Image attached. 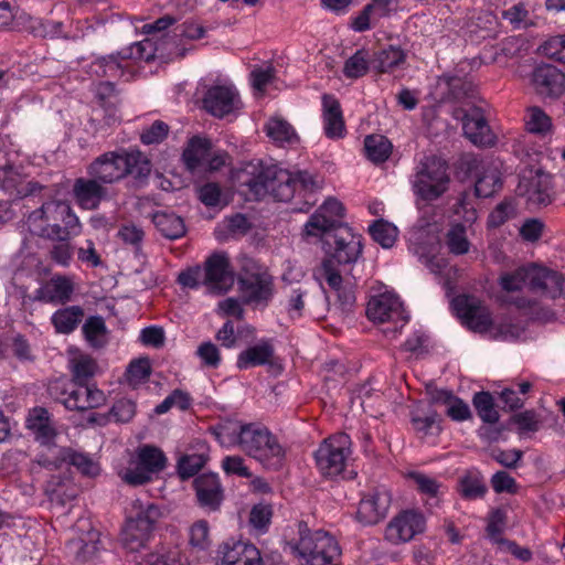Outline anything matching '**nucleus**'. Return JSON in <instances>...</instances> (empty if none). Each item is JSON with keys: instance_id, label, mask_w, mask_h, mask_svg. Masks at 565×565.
<instances>
[{"instance_id": "1", "label": "nucleus", "mask_w": 565, "mask_h": 565, "mask_svg": "<svg viewBox=\"0 0 565 565\" xmlns=\"http://www.w3.org/2000/svg\"><path fill=\"white\" fill-rule=\"evenodd\" d=\"M245 184L257 200L269 194L277 201H289L296 191L313 193L320 189L321 180L306 170L290 172L270 164L263 167Z\"/></svg>"}, {"instance_id": "2", "label": "nucleus", "mask_w": 565, "mask_h": 565, "mask_svg": "<svg viewBox=\"0 0 565 565\" xmlns=\"http://www.w3.org/2000/svg\"><path fill=\"white\" fill-rule=\"evenodd\" d=\"M31 231L47 239H72L82 233V224L65 201H49L28 218Z\"/></svg>"}, {"instance_id": "3", "label": "nucleus", "mask_w": 565, "mask_h": 565, "mask_svg": "<svg viewBox=\"0 0 565 565\" xmlns=\"http://www.w3.org/2000/svg\"><path fill=\"white\" fill-rule=\"evenodd\" d=\"M149 173L150 162L139 150L108 151L87 167V174L95 177L104 185L118 182L129 174L145 178Z\"/></svg>"}, {"instance_id": "4", "label": "nucleus", "mask_w": 565, "mask_h": 565, "mask_svg": "<svg viewBox=\"0 0 565 565\" xmlns=\"http://www.w3.org/2000/svg\"><path fill=\"white\" fill-rule=\"evenodd\" d=\"M298 540L287 542L290 553L307 565H339L341 548L329 533L311 531L305 522L298 523Z\"/></svg>"}, {"instance_id": "5", "label": "nucleus", "mask_w": 565, "mask_h": 565, "mask_svg": "<svg viewBox=\"0 0 565 565\" xmlns=\"http://www.w3.org/2000/svg\"><path fill=\"white\" fill-rule=\"evenodd\" d=\"M241 450L258 461L264 468L279 470L286 459V449L278 438L264 425L248 423L243 431Z\"/></svg>"}, {"instance_id": "6", "label": "nucleus", "mask_w": 565, "mask_h": 565, "mask_svg": "<svg viewBox=\"0 0 565 565\" xmlns=\"http://www.w3.org/2000/svg\"><path fill=\"white\" fill-rule=\"evenodd\" d=\"M412 189L424 201H435L449 188L450 177L447 162L437 156H425L415 167Z\"/></svg>"}, {"instance_id": "7", "label": "nucleus", "mask_w": 565, "mask_h": 565, "mask_svg": "<svg viewBox=\"0 0 565 565\" xmlns=\"http://www.w3.org/2000/svg\"><path fill=\"white\" fill-rule=\"evenodd\" d=\"M52 398L63 404L68 411H87L97 408L106 403L104 392L95 385L55 380L49 385Z\"/></svg>"}, {"instance_id": "8", "label": "nucleus", "mask_w": 565, "mask_h": 565, "mask_svg": "<svg viewBox=\"0 0 565 565\" xmlns=\"http://www.w3.org/2000/svg\"><path fill=\"white\" fill-rule=\"evenodd\" d=\"M351 438L339 433L324 439L315 451L316 466L326 478H335L345 472L351 459Z\"/></svg>"}, {"instance_id": "9", "label": "nucleus", "mask_w": 565, "mask_h": 565, "mask_svg": "<svg viewBox=\"0 0 565 565\" xmlns=\"http://www.w3.org/2000/svg\"><path fill=\"white\" fill-rule=\"evenodd\" d=\"M167 466L163 451L153 445H142L136 450L129 466L122 468L118 475L129 486H142L152 480V476L161 472Z\"/></svg>"}, {"instance_id": "10", "label": "nucleus", "mask_w": 565, "mask_h": 565, "mask_svg": "<svg viewBox=\"0 0 565 565\" xmlns=\"http://www.w3.org/2000/svg\"><path fill=\"white\" fill-rule=\"evenodd\" d=\"M320 237L328 246L323 260H330L331 267L354 264L362 254L361 236L354 234L347 225H340Z\"/></svg>"}, {"instance_id": "11", "label": "nucleus", "mask_w": 565, "mask_h": 565, "mask_svg": "<svg viewBox=\"0 0 565 565\" xmlns=\"http://www.w3.org/2000/svg\"><path fill=\"white\" fill-rule=\"evenodd\" d=\"M366 316L374 322H392L394 327L385 329L386 334H395L408 321L399 298L392 292L373 296L367 302Z\"/></svg>"}, {"instance_id": "12", "label": "nucleus", "mask_w": 565, "mask_h": 565, "mask_svg": "<svg viewBox=\"0 0 565 565\" xmlns=\"http://www.w3.org/2000/svg\"><path fill=\"white\" fill-rule=\"evenodd\" d=\"M160 515V510L154 504H148L135 516H130L121 533L124 546L130 552H137L145 546Z\"/></svg>"}, {"instance_id": "13", "label": "nucleus", "mask_w": 565, "mask_h": 565, "mask_svg": "<svg viewBox=\"0 0 565 565\" xmlns=\"http://www.w3.org/2000/svg\"><path fill=\"white\" fill-rule=\"evenodd\" d=\"M238 290L243 303L265 308L274 296V279L265 269L245 273L238 278Z\"/></svg>"}, {"instance_id": "14", "label": "nucleus", "mask_w": 565, "mask_h": 565, "mask_svg": "<svg viewBox=\"0 0 565 565\" xmlns=\"http://www.w3.org/2000/svg\"><path fill=\"white\" fill-rule=\"evenodd\" d=\"M36 462L47 470H57L64 465L73 466L87 477H95L100 471L99 465L88 454L70 447L60 448L54 456L39 455Z\"/></svg>"}, {"instance_id": "15", "label": "nucleus", "mask_w": 565, "mask_h": 565, "mask_svg": "<svg viewBox=\"0 0 565 565\" xmlns=\"http://www.w3.org/2000/svg\"><path fill=\"white\" fill-rule=\"evenodd\" d=\"M426 529L424 514L416 510H405L395 515L386 525L385 540L394 545L407 543Z\"/></svg>"}, {"instance_id": "16", "label": "nucleus", "mask_w": 565, "mask_h": 565, "mask_svg": "<svg viewBox=\"0 0 565 565\" xmlns=\"http://www.w3.org/2000/svg\"><path fill=\"white\" fill-rule=\"evenodd\" d=\"M391 502L392 495L386 488H375L361 498L355 519L362 525H374L386 516Z\"/></svg>"}, {"instance_id": "17", "label": "nucleus", "mask_w": 565, "mask_h": 565, "mask_svg": "<svg viewBox=\"0 0 565 565\" xmlns=\"http://www.w3.org/2000/svg\"><path fill=\"white\" fill-rule=\"evenodd\" d=\"M516 191L531 206H546L552 202V177L541 170L530 171L521 178Z\"/></svg>"}, {"instance_id": "18", "label": "nucleus", "mask_w": 565, "mask_h": 565, "mask_svg": "<svg viewBox=\"0 0 565 565\" xmlns=\"http://www.w3.org/2000/svg\"><path fill=\"white\" fill-rule=\"evenodd\" d=\"M203 108L214 117L223 118L241 108L238 92L232 85L210 87L202 99Z\"/></svg>"}, {"instance_id": "19", "label": "nucleus", "mask_w": 565, "mask_h": 565, "mask_svg": "<svg viewBox=\"0 0 565 565\" xmlns=\"http://www.w3.org/2000/svg\"><path fill=\"white\" fill-rule=\"evenodd\" d=\"M182 158L190 171L205 168L217 169L224 164V156L213 153L211 141L199 136L189 140Z\"/></svg>"}, {"instance_id": "20", "label": "nucleus", "mask_w": 565, "mask_h": 565, "mask_svg": "<svg viewBox=\"0 0 565 565\" xmlns=\"http://www.w3.org/2000/svg\"><path fill=\"white\" fill-rule=\"evenodd\" d=\"M454 309L462 322L476 332H486L491 326V317L487 307L471 296H458L452 301Z\"/></svg>"}, {"instance_id": "21", "label": "nucleus", "mask_w": 565, "mask_h": 565, "mask_svg": "<svg viewBox=\"0 0 565 565\" xmlns=\"http://www.w3.org/2000/svg\"><path fill=\"white\" fill-rule=\"evenodd\" d=\"M343 205L337 199H328L326 202L310 216L305 224V233L308 236H320L327 232L334 231L343 217Z\"/></svg>"}, {"instance_id": "22", "label": "nucleus", "mask_w": 565, "mask_h": 565, "mask_svg": "<svg viewBox=\"0 0 565 565\" xmlns=\"http://www.w3.org/2000/svg\"><path fill=\"white\" fill-rule=\"evenodd\" d=\"M216 558L221 565H265L259 550L245 541L223 542L217 548Z\"/></svg>"}, {"instance_id": "23", "label": "nucleus", "mask_w": 565, "mask_h": 565, "mask_svg": "<svg viewBox=\"0 0 565 565\" xmlns=\"http://www.w3.org/2000/svg\"><path fill=\"white\" fill-rule=\"evenodd\" d=\"M146 45L150 46L151 42L149 40L137 42L129 49V53L122 51L117 54L99 57L92 66L94 73L98 76L110 78L121 76L129 58L134 56L145 60L150 58L151 54L143 56Z\"/></svg>"}, {"instance_id": "24", "label": "nucleus", "mask_w": 565, "mask_h": 565, "mask_svg": "<svg viewBox=\"0 0 565 565\" xmlns=\"http://www.w3.org/2000/svg\"><path fill=\"white\" fill-rule=\"evenodd\" d=\"M26 428L31 431L34 440L41 446L55 447L60 430L52 414L44 407H34L29 411Z\"/></svg>"}, {"instance_id": "25", "label": "nucleus", "mask_w": 565, "mask_h": 565, "mask_svg": "<svg viewBox=\"0 0 565 565\" xmlns=\"http://www.w3.org/2000/svg\"><path fill=\"white\" fill-rule=\"evenodd\" d=\"M206 286L218 292L226 291L234 282V276L230 268L226 254H212L203 268Z\"/></svg>"}, {"instance_id": "26", "label": "nucleus", "mask_w": 565, "mask_h": 565, "mask_svg": "<svg viewBox=\"0 0 565 565\" xmlns=\"http://www.w3.org/2000/svg\"><path fill=\"white\" fill-rule=\"evenodd\" d=\"M535 92L543 97H558L565 92V74L556 66L541 64L532 73Z\"/></svg>"}, {"instance_id": "27", "label": "nucleus", "mask_w": 565, "mask_h": 565, "mask_svg": "<svg viewBox=\"0 0 565 565\" xmlns=\"http://www.w3.org/2000/svg\"><path fill=\"white\" fill-rule=\"evenodd\" d=\"M318 273L335 292L340 308L350 311L355 303L354 284L343 280L337 267H331L330 260H322Z\"/></svg>"}, {"instance_id": "28", "label": "nucleus", "mask_w": 565, "mask_h": 565, "mask_svg": "<svg viewBox=\"0 0 565 565\" xmlns=\"http://www.w3.org/2000/svg\"><path fill=\"white\" fill-rule=\"evenodd\" d=\"M72 192L75 202L84 210H95L108 199L107 186L95 177L76 179Z\"/></svg>"}, {"instance_id": "29", "label": "nucleus", "mask_w": 565, "mask_h": 565, "mask_svg": "<svg viewBox=\"0 0 565 565\" xmlns=\"http://www.w3.org/2000/svg\"><path fill=\"white\" fill-rule=\"evenodd\" d=\"M563 275L544 267L530 266V289L542 297L555 299L564 291Z\"/></svg>"}, {"instance_id": "30", "label": "nucleus", "mask_w": 565, "mask_h": 565, "mask_svg": "<svg viewBox=\"0 0 565 565\" xmlns=\"http://www.w3.org/2000/svg\"><path fill=\"white\" fill-rule=\"evenodd\" d=\"M462 129L465 136L478 147H491L495 143V136L479 108H472L465 114Z\"/></svg>"}, {"instance_id": "31", "label": "nucleus", "mask_w": 565, "mask_h": 565, "mask_svg": "<svg viewBox=\"0 0 565 565\" xmlns=\"http://www.w3.org/2000/svg\"><path fill=\"white\" fill-rule=\"evenodd\" d=\"M194 488L199 504L210 511L218 510L224 494L218 476L215 473H203L195 478Z\"/></svg>"}, {"instance_id": "32", "label": "nucleus", "mask_w": 565, "mask_h": 565, "mask_svg": "<svg viewBox=\"0 0 565 565\" xmlns=\"http://www.w3.org/2000/svg\"><path fill=\"white\" fill-rule=\"evenodd\" d=\"M322 119L324 134L330 139H340L345 135V125L339 100L324 94L322 96Z\"/></svg>"}, {"instance_id": "33", "label": "nucleus", "mask_w": 565, "mask_h": 565, "mask_svg": "<svg viewBox=\"0 0 565 565\" xmlns=\"http://www.w3.org/2000/svg\"><path fill=\"white\" fill-rule=\"evenodd\" d=\"M74 292V282L66 276H54L36 291V299L53 305L68 302Z\"/></svg>"}, {"instance_id": "34", "label": "nucleus", "mask_w": 565, "mask_h": 565, "mask_svg": "<svg viewBox=\"0 0 565 565\" xmlns=\"http://www.w3.org/2000/svg\"><path fill=\"white\" fill-rule=\"evenodd\" d=\"M275 348L271 339H262L255 345L243 350L236 360L239 370H248L255 366L265 365L271 362Z\"/></svg>"}, {"instance_id": "35", "label": "nucleus", "mask_w": 565, "mask_h": 565, "mask_svg": "<svg viewBox=\"0 0 565 565\" xmlns=\"http://www.w3.org/2000/svg\"><path fill=\"white\" fill-rule=\"evenodd\" d=\"M501 186V163L495 160L482 163L475 184L476 195L479 198L492 196Z\"/></svg>"}, {"instance_id": "36", "label": "nucleus", "mask_w": 565, "mask_h": 565, "mask_svg": "<svg viewBox=\"0 0 565 565\" xmlns=\"http://www.w3.org/2000/svg\"><path fill=\"white\" fill-rule=\"evenodd\" d=\"M45 494L52 503L65 505L78 494V488L70 477L52 476L45 486Z\"/></svg>"}, {"instance_id": "37", "label": "nucleus", "mask_w": 565, "mask_h": 565, "mask_svg": "<svg viewBox=\"0 0 565 565\" xmlns=\"http://www.w3.org/2000/svg\"><path fill=\"white\" fill-rule=\"evenodd\" d=\"M438 86L447 90L449 100L460 102L475 94V84L467 76L444 74L438 78Z\"/></svg>"}, {"instance_id": "38", "label": "nucleus", "mask_w": 565, "mask_h": 565, "mask_svg": "<svg viewBox=\"0 0 565 565\" xmlns=\"http://www.w3.org/2000/svg\"><path fill=\"white\" fill-rule=\"evenodd\" d=\"M152 222L162 236L169 239H178L186 232L183 218L172 212L158 211L152 215Z\"/></svg>"}, {"instance_id": "39", "label": "nucleus", "mask_w": 565, "mask_h": 565, "mask_svg": "<svg viewBox=\"0 0 565 565\" xmlns=\"http://www.w3.org/2000/svg\"><path fill=\"white\" fill-rule=\"evenodd\" d=\"M83 318L84 310L81 306H70L56 310L51 317V322L57 333L68 334L78 327Z\"/></svg>"}, {"instance_id": "40", "label": "nucleus", "mask_w": 565, "mask_h": 565, "mask_svg": "<svg viewBox=\"0 0 565 565\" xmlns=\"http://www.w3.org/2000/svg\"><path fill=\"white\" fill-rule=\"evenodd\" d=\"M247 424L237 420H224L212 428V434L223 447L237 446L241 449L243 431Z\"/></svg>"}, {"instance_id": "41", "label": "nucleus", "mask_w": 565, "mask_h": 565, "mask_svg": "<svg viewBox=\"0 0 565 565\" xmlns=\"http://www.w3.org/2000/svg\"><path fill=\"white\" fill-rule=\"evenodd\" d=\"M267 136L277 145H294L298 141L295 128L281 117H273L265 125Z\"/></svg>"}, {"instance_id": "42", "label": "nucleus", "mask_w": 565, "mask_h": 565, "mask_svg": "<svg viewBox=\"0 0 565 565\" xmlns=\"http://www.w3.org/2000/svg\"><path fill=\"white\" fill-rule=\"evenodd\" d=\"M435 399L447 405L446 413L452 420L462 422L471 416L468 404L454 396L450 391H438Z\"/></svg>"}, {"instance_id": "43", "label": "nucleus", "mask_w": 565, "mask_h": 565, "mask_svg": "<svg viewBox=\"0 0 565 565\" xmlns=\"http://www.w3.org/2000/svg\"><path fill=\"white\" fill-rule=\"evenodd\" d=\"M364 149L371 161L381 163L388 159L392 152V143L385 136L370 135L364 140Z\"/></svg>"}, {"instance_id": "44", "label": "nucleus", "mask_w": 565, "mask_h": 565, "mask_svg": "<svg viewBox=\"0 0 565 565\" xmlns=\"http://www.w3.org/2000/svg\"><path fill=\"white\" fill-rule=\"evenodd\" d=\"M405 61L404 51L395 45H388L379 51L373 58V66L381 73H386Z\"/></svg>"}, {"instance_id": "45", "label": "nucleus", "mask_w": 565, "mask_h": 565, "mask_svg": "<svg viewBox=\"0 0 565 565\" xmlns=\"http://www.w3.org/2000/svg\"><path fill=\"white\" fill-rule=\"evenodd\" d=\"M97 370V363L92 356L81 354L71 361L73 376L71 382L88 384V381L95 376Z\"/></svg>"}, {"instance_id": "46", "label": "nucleus", "mask_w": 565, "mask_h": 565, "mask_svg": "<svg viewBox=\"0 0 565 565\" xmlns=\"http://www.w3.org/2000/svg\"><path fill=\"white\" fill-rule=\"evenodd\" d=\"M370 233L375 242L384 248H391L398 236L397 227L384 220H377L370 226Z\"/></svg>"}, {"instance_id": "47", "label": "nucleus", "mask_w": 565, "mask_h": 565, "mask_svg": "<svg viewBox=\"0 0 565 565\" xmlns=\"http://www.w3.org/2000/svg\"><path fill=\"white\" fill-rule=\"evenodd\" d=\"M446 245L454 255H463L469 252L470 242L467 237L466 226L454 224L446 234Z\"/></svg>"}, {"instance_id": "48", "label": "nucleus", "mask_w": 565, "mask_h": 565, "mask_svg": "<svg viewBox=\"0 0 565 565\" xmlns=\"http://www.w3.org/2000/svg\"><path fill=\"white\" fill-rule=\"evenodd\" d=\"M83 333L89 344L94 348H100L105 344L106 340V324L102 317L92 316L89 317L83 328Z\"/></svg>"}, {"instance_id": "49", "label": "nucleus", "mask_w": 565, "mask_h": 565, "mask_svg": "<svg viewBox=\"0 0 565 565\" xmlns=\"http://www.w3.org/2000/svg\"><path fill=\"white\" fill-rule=\"evenodd\" d=\"M524 121L526 130L531 134L545 135L552 128V119L540 107L529 108Z\"/></svg>"}, {"instance_id": "50", "label": "nucleus", "mask_w": 565, "mask_h": 565, "mask_svg": "<svg viewBox=\"0 0 565 565\" xmlns=\"http://www.w3.org/2000/svg\"><path fill=\"white\" fill-rule=\"evenodd\" d=\"M472 403L484 423L494 424L499 420V413L494 408L493 397L489 392L476 393Z\"/></svg>"}, {"instance_id": "51", "label": "nucleus", "mask_w": 565, "mask_h": 565, "mask_svg": "<svg viewBox=\"0 0 565 565\" xmlns=\"http://www.w3.org/2000/svg\"><path fill=\"white\" fill-rule=\"evenodd\" d=\"M500 286L509 294L520 291L524 286L530 287V266L503 274L500 277Z\"/></svg>"}, {"instance_id": "52", "label": "nucleus", "mask_w": 565, "mask_h": 565, "mask_svg": "<svg viewBox=\"0 0 565 565\" xmlns=\"http://www.w3.org/2000/svg\"><path fill=\"white\" fill-rule=\"evenodd\" d=\"M412 424L415 431L422 439L438 436L441 430L437 420V414L435 412H431L425 416L413 414Z\"/></svg>"}, {"instance_id": "53", "label": "nucleus", "mask_w": 565, "mask_h": 565, "mask_svg": "<svg viewBox=\"0 0 565 565\" xmlns=\"http://www.w3.org/2000/svg\"><path fill=\"white\" fill-rule=\"evenodd\" d=\"M369 54L364 50H358L349 57L343 66V74L348 78H359L369 71Z\"/></svg>"}, {"instance_id": "54", "label": "nucleus", "mask_w": 565, "mask_h": 565, "mask_svg": "<svg viewBox=\"0 0 565 565\" xmlns=\"http://www.w3.org/2000/svg\"><path fill=\"white\" fill-rule=\"evenodd\" d=\"M151 374V365L148 359H138L127 367L126 379L130 386L137 387L141 383L146 382Z\"/></svg>"}, {"instance_id": "55", "label": "nucleus", "mask_w": 565, "mask_h": 565, "mask_svg": "<svg viewBox=\"0 0 565 565\" xmlns=\"http://www.w3.org/2000/svg\"><path fill=\"white\" fill-rule=\"evenodd\" d=\"M459 486L461 495L469 500L481 498L487 492L482 478L477 473L463 476Z\"/></svg>"}, {"instance_id": "56", "label": "nucleus", "mask_w": 565, "mask_h": 565, "mask_svg": "<svg viewBox=\"0 0 565 565\" xmlns=\"http://www.w3.org/2000/svg\"><path fill=\"white\" fill-rule=\"evenodd\" d=\"M189 543L198 551H205L210 546V527L206 521L199 520L192 524L189 531Z\"/></svg>"}, {"instance_id": "57", "label": "nucleus", "mask_w": 565, "mask_h": 565, "mask_svg": "<svg viewBox=\"0 0 565 565\" xmlns=\"http://www.w3.org/2000/svg\"><path fill=\"white\" fill-rule=\"evenodd\" d=\"M539 50L544 56L565 64V34L548 38Z\"/></svg>"}, {"instance_id": "58", "label": "nucleus", "mask_w": 565, "mask_h": 565, "mask_svg": "<svg viewBox=\"0 0 565 565\" xmlns=\"http://www.w3.org/2000/svg\"><path fill=\"white\" fill-rule=\"evenodd\" d=\"M206 458L201 454L183 455L178 461V473L182 479L193 477L205 465Z\"/></svg>"}, {"instance_id": "59", "label": "nucleus", "mask_w": 565, "mask_h": 565, "mask_svg": "<svg viewBox=\"0 0 565 565\" xmlns=\"http://www.w3.org/2000/svg\"><path fill=\"white\" fill-rule=\"evenodd\" d=\"M70 548L75 550V559L79 563L93 561L99 552L98 541L95 539V534L90 536L89 542L82 540L72 542Z\"/></svg>"}, {"instance_id": "60", "label": "nucleus", "mask_w": 565, "mask_h": 565, "mask_svg": "<svg viewBox=\"0 0 565 565\" xmlns=\"http://www.w3.org/2000/svg\"><path fill=\"white\" fill-rule=\"evenodd\" d=\"M196 355L206 367L216 369L222 362L220 349L211 341L202 342L196 349Z\"/></svg>"}, {"instance_id": "61", "label": "nucleus", "mask_w": 565, "mask_h": 565, "mask_svg": "<svg viewBox=\"0 0 565 565\" xmlns=\"http://www.w3.org/2000/svg\"><path fill=\"white\" fill-rule=\"evenodd\" d=\"M54 241L56 243L50 250L52 260L63 267L70 266L74 254L70 239L55 238Z\"/></svg>"}, {"instance_id": "62", "label": "nucleus", "mask_w": 565, "mask_h": 565, "mask_svg": "<svg viewBox=\"0 0 565 565\" xmlns=\"http://www.w3.org/2000/svg\"><path fill=\"white\" fill-rule=\"evenodd\" d=\"M169 132V126L161 121L156 120L151 126L143 129L140 134V140L143 145H156L162 142Z\"/></svg>"}, {"instance_id": "63", "label": "nucleus", "mask_w": 565, "mask_h": 565, "mask_svg": "<svg viewBox=\"0 0 565 565\" xmlns=\"http://www.w3.org/2000/svg\"><path fill=\"white\" fill-rule=\"evenodd\" d=\"M275 77L276 70L271 64H267L265 67H255L250 72L252 85L259 93H264L266 86L273 83Z\"/></svg>"}, {"instance_id": "64", "label": "nucleus", "mask_w": 565, "mask_h": 565, "mask_svg": "<svg viewBox=\"0 0 565 565\" xmlns=\"http://www.w3.org/2000/svg\"><path fill=\"white\" fill-rule=\"evenodd\" d=\"M512 423L516 425L521 434L534 433L540 428V419L533 411H525L513 415Z\"/></svg>"}]
</instances>
